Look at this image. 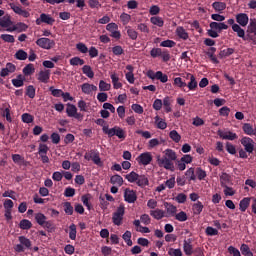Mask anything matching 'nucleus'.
Listing matches in <instances>:
<instances>
[{
  "mask_svg": "<svg viewBox=\"0 0 256 256\" xmlns=\"http://www.w3.org/2000/svg\"><path fill=\"white\" fill-rule=\"evenodd\" d=\"M99 90L100 91H111V84L105 82L104 80H100Z\"/></svg>",
  "mask_w": 256,
  "mask_h": 256,
  "instance_id": "obj_54",
  "label": "nucleus"
},
{
  "mask_svg": "<svg viewBox=\"0 0 256 256\" xmlns=\"http://www.w3.org/2000/svg\"><path fill=\"white\" fill-rule=\"evenodd\" d=\"M210 29H215L218 33L221 31H227L229 29V25L225 22H211L209 25Z\"/></svg>",
  "mask_w": 256,
  "mask_h": 256,
  "instance_id": "obj_18",
  "label": "nucleus"
},
{
  "mask_svg": "<svg viewBox=\"0 0 256 256\" xmlns=\"http://www.w3.org/2000/svg\"><path fill=\"white\" fill-rule=\"evenodd\" d=\"M0 27H3L4 29H11L13 27V21H11V16H3L0 19Z\"/></svg>",
  "mask_w": 256,
  "mask_h": 256,
  "instance_id": "obj_22",
  "label": "nucleus"
},
{
  "mask_svg": "<svg viewBox=\"0 0 256 256\" xmlns=\"http://www.w3.org/2000/svg\"><path fill=\"white\" fill-rule=\"evenodd\" d=\"M66 113L68 117H74L78 121H83V114L77 112V106L73 104H67Z\"/></svg>",
  "mask_w": 256,
  "mask_h": 256,
  "instance_id": "obj_10",
  "label": "nucleus"
},
{
  "mask_svg": "<svg viewBox=\"0 0 256 256\" xmlns=\"http://www.w3.org/2000/svg\"><path fill=\"white\" fill-rule=\"evenodd\" d=\"M29 29V26L23 22H18L15 25H13L11 28H8L7 31L10 33H13V31H17V33H23Z\"/></svg>",
  "mask_w": 256,
  "mask_h": 256,
  "instance_id": "obj_19",
  "label": "nucleus"
},
{
  "mask_svg": "<svg viewBox=\"0 0 256 256\" xmlns=\"http://www.w3.org/2000/svg\"><path fill=\"white\" fill-rule=\"evenodd\" d=\"M81 91L84 95H93V92L97 91V86L89 83H84L81 85Z\"/></svg>",
  "mask_w": 256,
  "mask_h": 256,
  "instance_id": "obj_20",
  "label": "nucleus"
},
{
  "mask_svg": "<svg viewBox=\"0 0 256 256\" xmlns=\"http://www.w3.org/2000/svg\"><path fill=\"white\" fill-rule=\"evenodd\" d=\"M159 145H161V142L157 138L148 141V149H155V147H159Z\"/></svg>",
  "mask_w": 256,
  "mask_h": 256,
  "instance_id": "obj_56",
  "label": "nucleus"
},
{
  "mask_svg": "<svg viewBox=\"0 0 256 256\" xmlns=\"http://www.w3.org/2000/svg\"><path fill=\"white\" fill-rule=\"evenodd\" d=\"M171 98L169 96H166L164 99H163V102H162V106L164 107V110L166 111V113H171L172 109H171Z\"/></svg>",
  "mask_w": 256,
  "mask_h": 256,
  "instance_id": "obj_37",
  "label": "nucleus"
},
{
  "mask_svg": "<svg viewBox=\"0 0 256 256\" xmlns=\"http://www.w3.org/2000/svg\"><path fill=\"white\" fill-rule=\"evenodd\" d=\"M122 239L125 241V243L128 245V247H131L133 245V241L131 240V231H126L122 235Z\"/></svg>",
  "mask_w": 256,
  "mask_h": 256,
  "instance_id": "obj_49",
  "label": "nucleus"
},
{
  "mask_svg": "<svg viewBox=\"0 0 256 256\" xmlns=\"http://www.w3.org/2000/svg\"><path fill=\"white\" fill-rule=\"evenodd\" d=\"M169 137L174 143H179V141H181V135L177 133V130L170 131Z\"/></svg>",
  "mask_w": 256,
  "mask_h": 256,
  "instance_id": "obj_50",
  "label": "nucleus"
},
{
  "mask_svg": "<svg viewBox=\"0 0 256 256\" xmlns=\"http://www.w3.org/2000/svg\"><path fill=\"white\" fill-rule=\"evenodd\" d=\"M36 223L41 225L42 227H51V222L47 221V216L43 213H36L35 214Z\"/></svg>",
  "mask_w": 256,
  "mask_h": 256,
  "instance_id": "obj_16",
  "label": "nucleus"
},
{
  "mask_svg": "<svg viewBox=\"0 0 256 256\" xmlns=\"http://www.w3.org/2000/svg\"><path fill=\"white\" fill-rule=\"evenodd\" d=\"M106 30L109 31L110 36L114 39H121V32L119 31V26L115 23H109L106 26Z\"/></svg>",
  "mask_w": 256,
  "mask_h": 256,
  "instance_id": "obj_12",
  "label": "nucleus"
},
{
  "mask_svg": "<svg viewBox=\"0 0 256 256\" xmlns=\"http://www.w3.org/2000/svg\"><path fill=\"white\" fill-rule=\"evenodd\" d=\"M235 53V49L233 48H226L219 53L220 59H225L227 57H230V55H233Z\"/></svg>",
  "mask_w": 256,
  "mask_h": 256,
  "instance_id": "obj_39",
  "label": "nucleus"
},
{
  "mask_svg": "<svg viewBox=\"0 0 256 256\" xmlns=\"http://www.w3.org/2000/svg\"><path fill=\"white\" fill-rule=\"evenodd\" d=\"M34 119L35 118L33 117V115H31L29 113L22 114V121H23V123H27V124L33 123Z\"/></svg>",
  "mask_w": 256,
  "mask_h": 256,
  "instance_id": "obj_59",
  "label": "nucleus"
},
{
  "mask_svg": "<svg viewBox=\"0 0 256 256\" xmlns=\"http://www.w3.org/2000/svg\"><path fill=\"white\" fill-rule=\"evenodd\" d=\"M164 207L166 209V217H175L177 214V207L170 203H164Z\"/></svg>",
  "mask_w": 256,
  "mask_h": 256,
  "instance_id": "obj_23",
  "label": "nucleus"
},
{
  "mask_svg": "<svg viewBox=\"0 0 256 256\" xmlns=\"http://www.w3.org/2000/svg\"><path fill=\"white\" fill-rule=\"evenodd\" d=\"M241 145H243L247 153H253L255 151V141L250 137H243L240 140Z\"/></svg>",
  "mask_w": 256,
  "mask_h": 256,
  "instance_id": "obj_11",
  "label": "nucleus"
},
{
  "mask_svg": "<svg viewBox=\"0 0 256 256\" xmlns=\"http://www.w3.org/2000/svg\"><path fill=\"white\" fill-rule=\"evenodd\" d=\"M14 205H15V204L13 203V200H11V199H6V200L3 202L4 211H13Z\"/></svg>",
  "mask_w": 256,
  "mask_h": 256,
  "instance_id": "obj_53",
  "label": "nucleus"
},
{
  "mask_svg": "<svg viewBox=\"0 0 256 256\" xmlns=\"http://www.w3.org/2000/svg\"><path fill=\"white\" fill-rule=\"evenodd\" d=\"M23 73L26 76L33 75L35 73V66L33 64H28L23 68Z\"/></svg>",
  "mask_w": 256,
  "mask_h": 256,
  "instance_id": "obj_44",
  "label": "nucleus"
},
{
  "mask_svg": "<svg viewBox=\"0 0 256 256\" xmlns=\"http://www.w3.org/2000/svg\"><path fill=\"white\" fill-rule=\"evenodd\" d=\"M41 23H46V25H53L55 19L51 15L42 13L38 19H36V25H41Z\"/></svg>",
  "mask_w": 256,
  "mask_h": 256,
  "instance_id": "obj_14",
  "label": "nucleus"
},
{
  "mask_svg": "<svg viewBox=\"0 0 256 256\" xmlns=\"http://www.w3.org/2000/svg\"><path fill=\"white\" fill-rule=\"evenodd\" d=\"M228 253H229V256H241V252L239 251V249L233 246L228 247Z\"/></svg>",
  "mask_w": 256,
  "mask_h": 256,
  "instance_id": "obj_62",
  "label": "nucleus"
},
{
  "mask_svg": "<svg viewBox=\"0 0 256 256\" xmlns=\"http://www.w3.org/2000/svg\"><path fill=\"white\" fill-rule=\"evenodd\" d=\"M36 45H38V47L41 49H46L49 51V49H53V47H55V40H51L49 38H39L36 40Z\"/></svg>",
  "mask_w": 256,
  "mask_h": 256,
  "instance_id": "obj_8",
  "label": "nucleus"
},
{
  "mask_svg": "<svg viewBox=\"0 0 256 256\" xmlns=\"http://www.w3.org/2000/svg\"><path fill=\"white\" fill-rule=\"evenodd\" d=\"M136 161L138 165L147 167V165H151V162L153 161V154H151V152H143L136 158Z\"/></svg>",
  "mask_w": 256,
  "mask_h": 256,
  "instance_id": "obj_6",
  "label": "nucleus"
},
{
  "mask_svg": "<svg viewBox=\"0 0 256 256\" xmlns=\"http://www.w3.org/2000/svg\"><path fill=\"white\" fill-rule=\"evenodd\" d=\"M196 175H197V178L199 179V181H203V179H205V177H207V172L201 168H197Z\"/></svg>",
  "mask_w": 256,
  "mask_h": 256,
  "instance_id": "obj_61",
  "label": "nucleus"
},
{
  "mask_svg": "<svg viewBox=\"0 0 256 256\" xmlns=\"http://www.w3.org/2000/svg\"><path fill=\"white\" fill-rule=\"evenodd\" d=\"M49 152V146L47 144H39L38 155H47Z\"/></svg>",
  "mask_w": 256,
  "mask_h": 256,
  "instance_id": "obj_58",
  "label": "nucleus"
},
{
  "mask_svg": "<svg viewBox=\"0 0 256 256\" xmlns=\"http://www.w3.org/2000/svg\"><path fill=\"white\" fill-rule=\"evenodd\" d=\"M250 203H251V198L246 197L242 199L239 203L240 211H242V213H245L249 208Z\"/></svg>",
  "mask_w": 256,
  "mask_h": 256,
  "instance_id": "obj_33",
  "label": "nucleus"
},
{
  "mask_svg": "<svg viewBox=\"0 0 256 256\" xmlns=\"http://www.w3.org/2000/svg\"><path fill=\"white\" fill-rule=\"evenodd\" d=\"M103 133L105 135H108V137H118V139H121L124 141V139L127 137L125 134V130L119 126H115L113 128H110L108 125H104L102 128Z\"/></svg>",
  "mask_w": 256,
  "mask_h": 256,
  "instance_id": "obj_3",
  "label": "nucleus"
},
{
  "mask_svg": "<svg viewBox=\"0 0 256 256\" xmlns=\"http://www.w3.org/2000/svg\"><path fill=\"white\" fill-rule=\"evenodd\" d=\"M37 79L40 83H49V79H51V70H41L37 75Z\"/></svg>",
  "mask_w": 256,
  "mask_h": 256,
  "instance_id": "obj_17",
  "label": "nucleus"
},
{
  "mask_svg": "<svg viewBox=\"0 0 256 256\" xmlns=\"http://www.w3.org/2000/svg\"><path fill=\"white\" fill-rule=\"evenodd\" d=\"M236 23H238L241 27H247L249 23V16L245 13L237 14Z\"/></svg>",
  "mask_w": 256,
  "mask_h": 256,
  "instance_id": "obj_21",
  "label": "nucleus"
},
{
  "mask_svg": "<svg viewBox=\"0 0 256 256\" xmlns=\"http://www.w3.org/2000/svg\"><path fill=\"white\" fill-rule=\"evenodd\" d=\"M26 95L30 99H35V87L33 85H29L26 89Z\"/></svg>",
  "mask_w": 256,
  "mask_h": 256,
  "instance_id": "obj_60",
  "label": "nucleus"
},
{
  "mask_svg": "<svg viewBox=\"0 0 256 256\" xmlns=\"http://www.w3.org/2000/svg\"><path fill=\"white\" fill-rule=\"evenodd\" d=\"M163 153V157H161V155L156 157L158 165L168 171H175L173 161H177V153L171 149H166Z\"/></svg>",
  "mask_w": 256,
  "mask_h": 256,
  "instance_id": "obj_1",
  "label": "nucleus"
},
{
  "mask_svg": "<svg viewBox=\"0 0 256 256\" xmlns=\"http://www.w3.org/2000/svg\"><path fill=\"white\" fill-rule=\"evenodd\" d=\"M150 215L151 217H153V219L160 221V219H163V217H166V212L159 208H155L154 210L150 211Z\"/></svg>",
  "mask_w": 256,
  "mask_h": 256,
  "instance_id": "obj_25",
  "label": "nucleus"
},
{
  "mask_svg": "<svg viewBox=\"0 0 256 256\" xmlns=\"http://www.w3.org/2000/svg\"><path fill=\"white\" fill-rule=\"evenodd\" d=\"M125 179H127L129 183H136L138 187H147V185H149V179L145 175H139L134 171L127 174Z\"/></svg>",
  "mask_w": 256,
  "mask_h": 256,
  "instance_id": "obj_2",
  "label": "nucleus"
},
{
  "mask_svg": "<svg viewBox=\"0 0 256 256\" xmlns=\"http://www.w3.org/2000/svg\"><path fill=\"white\" fill-rule=\"evenodd\" d=\"M70 65H72L73 67H77V66H81V65H85V60L79 58V57H73L70 59Z\"/></svg>",
  "mask_w": 256,
  "mask_h": 256,
  "instance_id": "obj_42",
  "label": "nucleus"
},
{
  "mask_svg": "<svg viewBox=\"0 0 256 256\" xmlns=\"http://www.w3.org/2000/svg\"><path fill=\"white\" fill-rule=\"evenodd\" d=\"M156 79L161 83H167L169 81V77L166 74H163L161 71L156 72Z\"/></svg>",
  "mask_w": 256,
  "mask_h": 256,
  "instance_id": "obj_52",
  "label": "nucleus"
},
{
  "mask_svg": "<svg viewBox=\"0 0 256 256\" xmlns=\"http://www.w3.org/2000/svg\"><path fill=\"white\" fill-rule=\"evenodd\" d=\"M219 137L221 139H227L228 141H235L237 139V134L231 132V131H226V132H218Z\"/></svg>",
  "mask_w": 256,
  "mask_h": 256,
  "instance_id": "obj_26",
  "label": "nucleus"
},
{
  "mask_svg": "<svg viewBox=\"0 0 256 256\" xmlns=\"http://www.w3.org/2000/svg\"><path fill=\"white\" fill-rule=\"evenodd\" d=\"M176 35L180 39H183V41H187V39H189V33H187V30H185V28H183V26H178L176 28Z\"/></svg>",
  "mask_w": 256,
  "mask_h": 256,
  "instance_id": "obj_27",
  "label": "nucleus"
},
{
  "mask_svg": "<svg viewBox=\"0 0 256 256\" xmlns=\"http://www.w3.org/2000/svg\"><path fill=\"white\" fill-rule=\"evenodd\" d=\"M19 227L20 229L28 230V229H31V227H33V224L31 223V221L27 219H23L20 221Z\"/></svg>",
  "mask_w": 256,
  "mask_h": 256,
  "instance_id": "obj_43",
  "label": "nucleus"
},
{
  "mask_svg": "<svg viewBox=\"0 0 256 256\" xmlns=\"http://www.w3.org/2000/svg\"><path fill=\"white\" fill-rule=\"evenodd\" d=\"M193 163V156L186 154L181 157L180 160L176 162V165L179 171H185L187 169V165Z\"/></svg>",
  "mask_w": 256,
  "mask_h": 256,
  "instance_id": "obj_7",
  "label": "nucleus"
},
{
  "mask_svg": "<svg viewBox=\"0 0 256 256\" xmlns=\"http://www.w3.org/2000/svg\"><path fill=\"white\" fill-rule=\"evenodd\" d=\"M124 201H126V203H135V201H137V192L126 188L124 190Z\"/></svg>",
  "mask_w": 256,
  "mask_h": 256,
  "instance_id": "obj_13",
  "label": "nucleus"
},
{
  "mask_svg": "<svg viewBox=\"0 0 256 256\" xmlns=\"http://www.w3.org/2000/svg\"><path fill=\"white\" fill-rule=\"evenodd\" d=\"M212 7L216 13H223L227 9V4L225 2H213Z\"/></svg>",
  "mask_w": 256,
  "mask_h": 256,
  "instance_id": "obj_28",
  "label": "nucleus"
},
{
  "mask_svg": "<svg viewBox=\"0 0 256 256\" xmlns=\"http://www.w3.org/2000/svg\"><path fill=\"white\" fill-rule=\"evenodd\" d=\"M154 123L157 129H162V130L167 129V122H165V120L159 116H155Z\"/></svg>",
  "mask_w": 256,
  "mask_h": 256,
  "instance_id": "obj_30",
  "label": "nucleus"
},
{
  "mask_svg": "<svg viewBox=\"0 0 256 256\" xmlns=\"http://www.w3.org/2000/svg\"><path fill=\"white\" fill-rule=\"evenodd\" d=\"M150 23H152V25H155V27H160V28L163 27V25H165V21L160 16L151 17Z\"/></svg>",
  "mask_w": 256,
  "mask_h": 256,
  "instance_id": "obj_32",
  "label": "nucleus"
},
{
  "mask_svg": "<svg viewBox=\"0 0 256 256\" xmlns=\"http://www.w3.org/2000/svg\"><path fill=\"white\" fill-rule=\"evenodd\" d=\"M192 211H193L194 215H201V213L203 211V203L198 201L195 204H193Z\"/></svg>",
  "mask_w": 256,
  "mask_h": 256,
  "instance_id": "obj_40",
  "label": "nucleus"
},
{
  "mask_svg": "<svg viewBox=\"0 0 256 256\" xmlns=\"http://www.w3.org/2000/svg\"><path fill=\"white\" fill-rule=\"evenodd\" d=\"M25 83V77L23 75H18L16 79H12V85L14 87H23Z\"/></svg>",
  "mask_w": 256,
  "mask_h": 256,
  "instance_id": "obj_38",
  "label": "nucleus"
},
{
  "mask_svg": "<svg viewBox=\"0 0 256 256\" xmlns=\"http://www.w3.org/2000/svg\"><path fill=\"white\" fill-rule=\"evenodd\" d=\"M18 241L19 243L14 246V251L16 253H25L27 249H31V247H33L31 240L25 236H20Z\"/></svg>",
  "mask_w": 256,
  "mask_h": 256,
  "instance_id": "obj_4",
  "label": "nucleus"
},
{
  "mask_svg": "<svg viewBox=\"0 0 256 256\" xmlns=\"http://www.w3.org/2000/svg\"><path fill=\"white\" fill-rule=\"evenodd\" d=\"M120 19H121V22L123 23V25H128L129 21H131V15H129L127 13H122L120 15Z\"/></svg>",
  "mask_w": 256,
  "mask_h": 256,
  "instance_id": "obj_63",
  "label": "nucleus"
},
{
  "mask_svg": "<svg viewBox=\"0 0 256 256\" xmlns=\"http://www.w3.org/2000/svg\"><path fill=\"white\" fill-rule=\"evenodd\" d=\"M220 183L221 187H227L231 185V176L227 173H222L220 175Z\"/></svg>",
  "mask_w": 256,
  "mask_h": 256,
  "instance_id": "obj_29",
  "label": "nucleus"
},
{
  "mask_svg": "<svg viewBox=\"0 0 256 256\" xmlns=\"http://www.w3.org/2000/svg\"><path fill=\"white\" fill-rule=\"evenodd\" d=\"M15 71H17V66L13 63H7L5 68H2L0 71V76L9 77V75H11V73H15Z\"/></svg>",
  "mask_w": 256,
  "mask_h": 256,
  "instance_id": "obj_15",
  "label": "nucleus"
},
{
  "mask_svg": "<svg viewBox=\"0 0 256 256\" xmlns=\"http://www.w3.org/2000/svg\"><path fill=\"white\" fill-rule=\"evenodd\" d=\"M242 129L246 135H249L250 137H256V126L253 127V125L245 123Z\"/></svg>",
  "mask_w": 256,
  "mask_h": 256,
  "instance_id": "obj_24",
  "label": "nucleus"
},
{
  "mask_svg": "<svg viewBox=\"0 0 256 256\" xmlns=\"http://www.w3.org/2000/svg\"><path fill=\"white\" fill-rule=\"evenodd\" d=\"M69 229V237L72 241H75V239H77V226L75 224H71Z\"/></svg>",
  "mask_w": 256,
  "mask_h": 256,
  "instance_id": "obj_47",
  "label": "nucleus"
},
{
  "mask_svg": "<svg viewBox=\"0 0 256 256\" xmlns=\"http://www.w3.org/2000/svg\"><path fill=\"white\" fill-rule=\"evenodd\" d=\"M15 57L19 61H25V59H27V52H25V50L20 49L16 52Z\"/></svg>",
  "mask_w": 256,
  "mask_h": 256,
  "instance_id": "obj_55",
  "label": "nucleus"
},
{
  "mask_svg": "<svg viewBox=\"0 0 256 256\" xmlns=\"http://www.w3.org/2000/svg\"><path fill=\"white\" fill-rule=\"evenodd\" d=\"M84 159H86V161H93V163L98 167H103V161H101V157L98 152L91 151L90 153H86L84 155Z\"/></svg>",
  "mask_w": 256,
  "mask_h": 256,
  "instance_id": "obj_9",
  "label": "nucleus"
},
{
  "mask_svg": "<svg viewBox=\"0 0 256 256\" xmlns=\"http://www.w3.org/2000/svg\"><path fill=\"white\" fill-rule=\"evenodd\" d=\"M0 39L5 41V43H15V37L11 34H2Z\"/></svg>",
  "mask_w": 256,
  "mask_h": 256,
  "instance_id": "obj_57",
  "label": "nucleus"
},
{
  "mask_svg": "<svg viewBox=\"0 0 256 256\" xmlns=\"http://www.w3.org/2000/svg\"><path fill=\"white\" fill-rule=\"evenodd\" d=\"M168 255H170V256H183V252H181V249L170 248L169 251H168Z\"/></svg>",
  "mask_w": 256,
  "mask_h": 256,
  "instance_id": "obj_64",
  "label": "nucleus"
},
{
  "mask_svg": "<svg viewBox=\"0 0 256 256\" xmlns=\"http://www.w3.org/2000/svg\"><path fill=\"white\" fill-rule=\"evenodd\" d=\"M250 31L253 33V36H250V39L254 45H256V21L250 23Z\"/></svg>",
  "mask_w": 256,
  "mask_h": 256,
  "instance_id": "obj_48",
  "label": "nucleus"
},
{
  "mask_svg": "<svg viewBox=\"0 0 256 256\" xmlns=\"http://www.w3.org/2000/svg\"><path fill=\"white\" fill-rule=\"evenodd\" d=\"M174 86L178 87L179 89H183V87H187V83L183 81V78L176 77L174 78Z\"/></svg>",
  "mask_w": 256,
  "mask_h": 256,
  "instance_id": "obj_46",
  "label": "nucleus"
},
{
  "mask_svg": "<svg viewBox=\"0 0 256 256\" xmlns=\"http://www.w3.org/2000/svg\"><path fill=\"white\" fill-rule=\"evenodd\" d=\"M190 82H188V84H186V87H188L189 91H195V89H197V79L194 77L190 78L189 80Z\"/></svg>",
  "mask_w": 256,
  "mask_h": 256,
  "instance_id": "obj_45",
  "label": "nucleus"
},
{
  "mask_svg": "<svg viewBox=\"0 0 256 256\" xmlns=\"http://www.w3.org/2000/svg\"><path fill=\"white\" fill-rule=\"evenodd\" d=\"M110 182L112 185H116V187H121L123 185V177L121 175H114L110 178Z\"/></svg>",
  "mask_w": 256,
  "mask_h": 256,
  "instance_id": "obj_36",
  "label": "nucleus"
},
{
  "mask_svg": "<svg viewBox=\"0 0 256 256\" xmlns=\"http://www.w3.org/2000/svg\"><path fill=\"white\" fill-rule=\"evenodd\" d=\"M125 215V206L120 204L117 210L113 213L112 222L114 225H121L123 223V216Z\"/></svg>",
  "mask_w": 256,
  "mask_h": 256,
  "instance_id": "obj_5",
  "label": "nucleus"
},
{
  "mask_svg": "<svg viewBox=\"0 0 256 256\" xmlns=\"http://www.w3.org/2000/svg\"><path fill=\"white\" fill-rule=\"evenodd\" d=\"M81 201L85 207H87L88 211H91V194H85L81 197Z\"/></svg>",
  "mask_w": 256,
  "mask_h": 256,
  "instance_id": "obj_41",
  "label": "nucleus"
},
{
  "mask_svg": "<svg viewBox=\"0 0 256 256\" xmlns=\"http://www.w3.org/2000/svg\"><path fill=\"white\" fill-rule=\"evenodd\" d=\"M82 73L89 79H93V77H95V72H93V69L89 65H84L82 67Z\"/></svg>",
  "mask_w": 256,
  "mask_h": 256,
  "instance_id": "obj_34",
  "label": "nucleus"
},
{
  "mask_svg": "<svg viewBox=\"0 0 256 256\" xmlns=\"http://www.w3.org/2000/svg\"><path fill=\"white\" fill-rule=\"evenodd\" d=\"M232 30L234 33H237V36L240 37L241 39H245V30L241 28L239 24H233Z\"/></svg>",
  "mask_w": 256,
  "mask_h": 256,
  "instance_id": "obj_35",
  "label": "nucleus"
},
{
  "mask_svg": "<svg viewBox=\"0 0 256 256\" xmlns=\"http://www.w3.org/2000/svg\"><path fill=\"white\" fill-rule=\"evenodd\" d=\"M174 216H175V220L180 221L181 223L187 221V219H188L187 213H185L184 211L174 214Z\"/></svg>",
  "mask_w": 256,
  "mask_h": 256,
  "instance_id": "obj_51",
  "label": "nucleus"
},
{
  "mask_svg": "<svg viewBox=\"0 0 256 256\" xmlns=\"http://www.w3.org/2000/svg\"><path fill=\"white\" fill-rule=\"evenodd\" d=\"M183 250L185 255H188V256L193 255V245L191 244V240L184 241Z\"/></svg>",
  "mask_w": 256,
  "mask_h": 256,
  "instance_id": "obj_31",
  "label": "nucleus"
}]
</instances>
